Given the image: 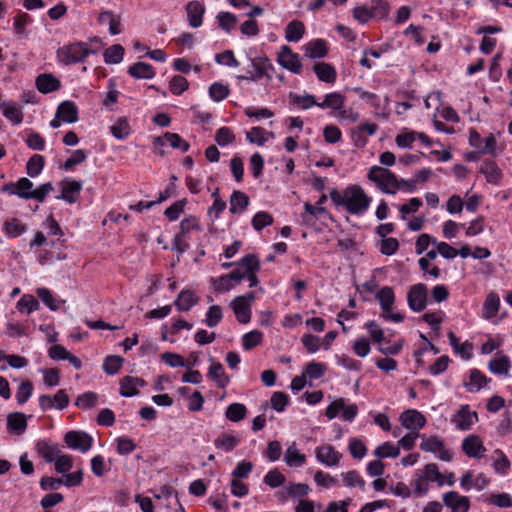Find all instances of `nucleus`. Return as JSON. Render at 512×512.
Here are the masks:
<instances>
[{
	"label": "nucleus",
	"instance_id": "f257e3e1",
	"mask_svg": "<svg viewBox=\"0 0 512 512\" xmlns=\"http://www.w3.org/2000/svg\"><path fill=\"white\" fill-rule=\"evenodd\" d=\"M330 199L336 206H343L347 212L353 215L362 214L371 203V198L357 184L347 186L343 193H340L336 188L332 189Z\"/></svg>",
	"mask_w": 512,
	"mask_h": 512
},
{
	"label": "nucleus",
	"instance_id": "f03ea898",
	"mask_svg": "<svg viewBox=\"0 0 512 512\" xmlns=\"http://www.w3.org/2000/svg\"><path fill=\"white\" fill-rule=\"evenodd\" d=\"M367 177L383 193L395 194L399 190L398 178L389 169L373 166L370 168Z\"/></svg>",
	"mask_w": 512,
	"mask_h": 512
},
{
	"label": "nucleus",
	"instance_id": "7ed1b4c3",
	"mask_svg": "<svg viewBox=\"0 0 512 512\" xmlns=\"http://www.w3.org/2000/svg\"><path fill=\"white\" fill-rule=\"evenodd\" d=\"M96 53L97 49L88 47L87 43L78 42L59 48L57 56L61 63L71 65L82 62L88 55Z\"/></svg>",
	"mask_w": 512,
	"mask_h": 512
},
{
	"label": "nucleus",
	"instance_id": "20e7f679",
	"mask_svg": "<svg viewBox=\"0 0 512 512\" xmlns=\"http://www.w3.org/2000/svg\"><path fill=\"white\" fill-rule=\"evenodd\" d=\"M255 300V293L248 292L246 295L237 296L232 302L231 307L235 313L236 319L241 324H247L251 320V304Z\"/></svg>",
	"mask_w": 512,
	"mask_h": 512
},
{
	"label": "nucleus",
	"instance_id": "39448f33",
	"mask_svg": "<svg viewBox=\"0 0 512 512\" xmlns=\"http://www.w3.org/2000/svg\"><path fill=\"white\" fill-rule=\"evenodd\" d=\"M428 289L423 283L412 285L407 293L409 308L414 312H421L427 306Z\"/></svg>",
	"mask_w": 512,
	"mask_h": 512
},
{
	"label": "nucleus",
	"instance_id": "423d86ee",
	"mask_svg": "<svg viewBox=\"0 0 512 512\" xmlns=\"http://www.w3.org/2000/svg\"><path fill=\"white\" fill-rule=\"evenodd\" d=\"M64 442L69 448L85 453L91 449L93 438L84 431L70 430L65 433Z\"/></svg>",
	"mask_w": 512,
	"mask_h": 512
},
{
	"label": "nucleus",
	"instance_id": "0eeeda50",
	"mask_svg": "<svg viewBox=\"0 0 512 512\" xmlns=\"http://www.w3.org/2000/svg\"><path fill=\"white\" fill-rule=\"evenodd\" d=\"M443 503L451 509V512H468L470 500L466 496H461L456 491H449L443 494Z\"/></svg>",
	"mask_w": 512,
	"mask_h": 512
},
{
	"label": "nucleus",
	"instance_id": "6e6552de",
	"mask_svg": "<svg viewBox=\"0 0 512 512\" xmlns=\"http://www.w3.org/2000/svg\"><path fill=\"white\" fill-rule=\"evenodd\" d=\"M278 62L283 68L295 74H299L302 71V64L299 55L293 53L290 47L286 45L282 46V51L279 54Z\"/></svg>",
	"mask_w": 512,
	"mask_h": 512
},
{
	"label": "nucleus",
	"instance_id": "1a4fd4ad",
	"mask_svg": "<svg viewBox=\"0 0 512 512\" xmlns=\"http://www.w3.org/2000/svg\"><path fill=\"white\" fill-rule=\"evenodd\" d=\"M315 455L316 459L326 466H336L342 458V454L330 444H323L317 447Z\"/></svg>",
	"mask_w": 512,
	"mask_h": 512
},
{
	"label": "nucleus",
	"instance_id": "9d476101",
	"mask_svg": "<svg viewBox=\"0 0 512 512\" xmlns=\"http://www.w3.org/2000/svg\"><path fill=\"white\" fill-rule=\"evenodd\" d=\"M60 185L62 187L61 195L56 196V199L65 200L70 204L75 203L82 190V182L64 179L61 181Z\"/></svg>",
	"mask_w": 512,
	"mask_h": 512
},
{
	"label": "nucleus",
	"instance_id": "9b49d317",
	"mask_svg": "<svg viewBox=\"0 0 512 512\" xmlns=\"http://www.w3.org/2000/svg\"><path fill=\"white\" fill-rule=\"evenodd\" d=\"M474 420H478V414L477 412H471L469 405H462L452 418V422L456 424L459 430H469Z\"/></svg>",
	"mask_w": 512,
	"mask_h": 512
},
{
	"label": "nucleus",
	"instance_id": "f8f14e48",
	"mask_svg": "<svg viewBox=\"0 0 512 512\" xmlns=\"http://www.w3.org/2000/svg\"><path fill=\"white\" fill-rule=\"evenodd\" d=\"M400 420H401L402 425L406 429H410V430L421 429L426 424L425 416L422 413H420L419 411L414 410V409H408V410L404 411L400 416Z\"/></svg>",
	"mask_w": 512,
	"mask_h": 512
},
{
	"label": "nucleus",
	"instance_id": "ddd939ff",
	"mask_svg": "<svg viewBox=\"0 0 512 512\" xmlns=\"http://www.w3.org/2000/svg\"><path fill=\"white\" fill-rule=\"evenodd\" d=\"M479 173L483 174L486 181L492 185H499L503 178L501 169L493 160H484L479 168Z\"/></svg>",
	"mask_w": 512,
	"mask_h": 512
},
{
	"label": "nucleus",
	"instance_id": "4468645a",
	"mask_svg": "<svg viewBox=\"0 0 512 512\" xmlns=\"http://www.w3.org/2000/svg\"><path fill=\"white\" fill-rule=\"evenodd\" d=\"M164 139L169 142L170 146L174 149H180L182 152H187L190 148V144L184 140L179 134L165 132L163 137H155L153 143L155 146H163Z\"/></svg>",
	"mask_w": 512,
	"mask_h": 512
},
{
	"label": "nucleus",
	"instance_id": "2eb2a0df",
	"mask_svg": "<svg viewBox=\"0 0 512 512\" xmlns=\"http://www.w3.org/2000/svg\"><path fill=\"white\" fill-rule=\"evenodd\" d=\"M145 380L139 377L125 376L120 380V395L124 397H133L139 394L137 386L143 387Z\"/></svg>",
	"mask_w": 512,
	"mask_h": 512
},
{
	"label": "nucleus",
	"instance_id": "dca6fc26",
	"mask_svg": "<svg viewBox=\"0 0 512 512\" xmlns=\"http://www.w3.org/2000/svg\"><path fill=\"white\" fill-rule=\"evenodd\" d=\"M36 87L39 92L48 94L57 91L61 87V82L52 74L43 73L37 76L35 81Z\"/></svg>",
	"mask_w": 512,
	"mask_h": 512
},
{
	"label": "nucleus",
	"instance_id": "f3484780",
	"mask_svg": "<svg viewBox=\"0 0 512 512\" xmlns=\"http://www.w3.org/2000/svg\"><path fill=\"white\" fill-rule=\"evenodd\" d=\"M56 117L63 122L75 123L78 121V108L73 101H63L59 104Z\"/></svg>",
	"mask_w": 512,
	"mask_h": 512
},
{
	"label": "nucleus",
	"instance_id": "a211bd4d",
	"mask_svg": "<svg viewBox=\"0 0 512 512\" xmlns=\"http://www.w3.org/2000/svg\"><path fill=\"white\" fill-rule=\"evenodd\" d=\"M205 8L199 1H191L186 5L187 19L192 28H198L203 21Z\"/></svg>",
	"mask_w": 512,
	"mask_h": 512
},
{
	"label": "nucleus",
	"instance_id": "6ab92c4d",
	"mask_svg": "<svg viewBox=\"0 0 512 512\" xmlns=\"http://www.w3.org/2000/svg\"><path fill=\"white\" fill-rule=\"evenodd\" d=\"M199 301V297L190 289H183L174 301L176 309L180 312L189 311Z\"/></svg>",
	"mask_w": 512,
	"mask_h": 512
},
{
	"label": "nucleus",
	"instance_id": "aec40b11",
	"mask_svg": "<svg viewBox=\"0 0 512 512\" xmlns=\"http://www.w3.org/2000/svg\"><path fill=\"white\" fill-rule=\"evenodd\" d=\"M462 450L469 457H480L486 449L479 436L469 435L463 440Z\"/></svg>",
	"mask_w": 512,
	"mask_h": 512
},
{
	"label": "nucleus",
	"instance_id": "412c9836",
	"mask_svg": "<svg viewBox=\"0 0 512 512\" xmlns=\"http://www.w3.org/2000/svg\"><path fill=\"white\" fill-rule=\"evenodd\" d=\"M313 71L317 78L322 82L332 84L336 81L337 72L330 63L316 62L313 66Z\"/></svg>",
	"mask_w": 512,
	"mask_h": 512
},
{
	"label": "nucleus",
	"instance_id": "4be33fe9",
	"mask_svg": "<svg viewBox=\"0 0 512 512\" xmlns=\"http://www.w3.org/2000/svg\"><path fill=\"white\" fill-rule=\"evenodd\" d=\"M2 113L13 125H19L23 122L24 115L20 107L15 102H2L0 103Z\"/></svg>",
	"mask_w": 512,
	"mask_h": 512
},
{
	"label": "nucleus",
	"instance_id": "5701e85b",
	"mask_svg": "<svg viewBox=\"0 0 512 512\" xmlns=\"http://www.w3.org/2000/svg\"><path fill=\"white\" fill-rule=\"evenodd\" d=\"M130 76L136 79H152L155 76L154 68L146 62H136L128 68Z\"/></svg>",
	"mask_w": 512,
	"mask_h": 512
},
{
	"label": "nucleus",
	"instance_id": "b1692460",
	"mask_svg": "<svg viewBox=\"0 0 512 512\" xmlns=\"http://www.w3.org/2000/svg\"><path fill=\"white\" fill-rule=\"evenodd\" d=\"M27 428V418L24 413L13 412L7 416V429L18 435L22 434Z\"/></svg>",
	"mask_w": 512,
	"mask_h": 512
},
{
	"label": "nucleus",
	"instance_id": "393cba45",
	"mask_svg": "<svg viewBox=\"0 0 512 512\" xmlns=\"http://www.w3.org/2000/svg\"><path fill=\"white\" fill-rule=\"evenodd\" d=\"M208 377L215 381L219 388H225L230 381L228 375L224 371L223 365L220 362H214L210 365Z\"/></svg>",
	"mask_w": 512,
	"mask_h": 512
},
{
	"label": "nucleus",
	"instance_id": "a878e982",
	"mask_svg": "<svg viewBox=\"0 0 512 512\" xmlns=\"http://www.w3.org/2000/svg\"><path fill=\"white\" fill-rule=\"evenodd\" d=\"M241 442V439L237 436L227 433H221L215 440L214 445L217 449L225 452L233 451Z\"/></svg>",
	"mask_w": 512,
	"mask_h": 512
},
{
	"label": "nucleus",
	"instance_id": "bb28decb",
	"mask_svg": "<svg viewBox=\"0 0 512 512\" xmlns=\"http://www.w3.org/2000/svg\"><path fill=\"white\" fill-rule=\"evenodd\" d=\"M376 299L379 301L383 313H389L395 302V294L392 287L385 286L381 288L376 294Z\"/></svg>",
	"mask_w": 512,
	"mask_h": 512
},
{
	"label": "nucleus",
	"instance_id": "cd10ccee",
	"mask_svg": "<svg viewBox=\"0 0 512 512\" xmlns=\"http://www.w3.org/2000/svg\"><path fill=\"white\" fill-rule=\"evenodd\" d=\"M328 54L327 43L323 39H315L307 43L306 55L312 59L323 58Z\"/></svg>",
	"mask_w": 512,
	"mask_h": 512
},
{
	"label": "nucleus",
	"instance_id": "c85d7f7f",
	"mask_svg": "<svg viewBox=\"0 0 512 512\" xmlns=\"http://www.w3.org/2000/svg\"><path fill=\"white\" fill-rule=\"evenodd\" d=\"M249 197L240 190H235L230 196V212L236 214L247 209Z\"/></svg>",
	"mask_w": 512,
	"mask_h": 512
},
{
	"label": "nucleus",
	"instance_id": "c756f323",
	"mask_svg": "<svg viewBox=\"0 0 512 512\" xmlns=\"http://www.w3.org/2000/svg\"><path fill=\"white\" fill-rule=\"evenodd\" d=\"M3 231L9 238H16L27 231V226L14 217L3 223Z\"/></svg>",
	"mask_w": 512,
	"mask_h": 512
},
{
	"label": "nucleus",
	"instance_id": "7c9ffc66",
	"mask_svg": "<svg viewBox=\"0 0 512 512\" xmlns=\"http://www.w3.org/2000/svg\"><path fill=\"white\" fill-rule=\"evenodd\" d=\"M345 104V96L339 92H333L325 95L323 102L317 104L318 107L325 109L340 110Z\"/></svg>",
	"mask_w": 512,
	"mask_h": 512
},
{
	"label": "nucleus",
	"instance_id": "2f4dec72",
	"mask_svg": "<svg viewBox=\"0 0 512 512\" xmlns=\"http://www.w3.org/2000/svg\"><path fill=\"white\" fill-rule=\"evenodd\" d=\"M469 384L465 383V386L469 391H479L483 388L488 382H490V378H487L480 370L474 368L470 370L469 375Z\"/></svg>",
	"mask_w": 512,
	"mask_h": 512
},
{
	"label": "nucleus",
	"instance_id": "473e14b6",
	"mask_svg": "<svg viewBox=\"0 0 512 512\" xmlns=\"http://www.w3.org/2000/svg\"><path fill=\"white\" fill-rule=\"evenodd\" d=\"M38 454L45 459L46 462L51 463L55 460L56 455L60 452L56 444H49L45 440H41L36 445Z\"/></svg>",
	"mask_w": 512,
	"mask_h": 512
},
{
	"label": "nucleus",
	"instance_id": "72a5a7b5",
	"mask_svg": "<svg viewBox=\"0 0 512 512\" xmlns=\"http://www.w3.org/2000/svg\"><path fill=\"white\" fill-rule=\"evenodd\" d=\"M112 135L119 139H126L131 133V127L126 117H120L110 128Z\"/></svg>",
	"mask_w": 512,
	"mask_h": 512
},
{
	"label": "nucleus",
	"instance_id": "f704fd0d",
	"mask_svg": "<svg viewBox=\"0 0 512 512\" xmlns=\"http://www.w3.org/2000/svg\"><path fill=\"white\" fill-rule=\"evenodd\" d=\"M488 367L495 374L506 375L511 368V362L508 356L502 355L490 360Z\"/></svg>",
	"mask_w": 512,
	"mask_h": 512
},
{
	"label": "nucleus",
	"instance_id": "c9c22d12",
	"mask_svg": "<svg viewBox=\"0 0 512 512\" xmlns=\"http://www.w3.org/2000/svg\"><path fill=\"white\" fill-rule=\"evenodd\" d=\"M422 480L437 482L438 486H443L444 475L439 471L437 464L428 463L424 466V473L422 474Z\"/></svg>",
	"mask_w": 512,
	"mask_h": 512
},
{
	"label": "nucleus",
	"instance_id": "e433bc0d",
	"mask_svg": "<svg viewBox=\"0 0 512 512\" xmlns=\"http://www.w3.org/2000/svg\"><path fill=\"white\" fill-rule=\"evenodd\" d=\"M124 48L120 44H114L107 48L104 53V61L107 64H118L123 60Z\"/></svg>",
	"mask_w": 512,
	"mask_h": 512
},
{
	"label": "nucleus",
	"instance_id": "4c0bfd02",
	"mask_svg": "<svg viewBox=\"0 0 512 512\" xmlns=\"http://www.w3.org/2000/svg\"><path fill=\"white\" fill-rule=\"evenodd\" d=\"M45 165V158L40 154L32 155L26 164V173L30 177L38 176Z\"/></svg>",
	"mask_w": 512,
	"mask_h": 512
},
{
	"label": "nucleus",
	"instance_id": "58836bf2",
	"mask_svg": "<svg viewBox=\"0 0 512 512\" xmlns=\"http://www.w3.org/2000/svg\"><path fill=\"white\" fill-rule=\"evenodd\" d=\"M284 460L291 467H300L306 462V456L301 454L295 445H292L287 448Z\"/></svg>",
	"mask_w": 512,
	"mask_h": 512
},
{
	"label": "nucleus",
	"instance_id": "ea45409f",
	"mask_svg": "<svg viewBox=\"0 0 512 512\" xmlns=\"http://www.w3.org/2000/svg\"><path fill=\"white\" fill-rule=\"evenodd\" d=\"M247 409L244 404L232 403L230 404L225 412V416L232 422H239L246 417Z\"/></svg>",
	"mask_w": 512,
	"mask_h": 512
},
{
	"label": "nucleus",
	"instance_id": "a19ab883",
	"mask_svg": "<svg viewBox=\"0 0 512 512\" xmlns=\"http://www.w3.org/2000/svg\"><path fill=\"white\" fill-rule=\"evenodd\" d=\"M124 363V359L118 355H109L104 359L103 370L108 375H114L119 372Z\"/></svg>",
	"mask_w": 512,
	"mask_h": 512
},
{
	"label": "nucleus",
	"instance_id": "79ce46f5",
	"mask_svg": "<svg viewBox=\"0 0 512 512\" xmlns=\"http://www.w3.org/2000/svg\"><path fill=\"white\" fill-rule=\"evenodd\" d=\"M500 307L499 296L492 292L490 293L484 302V316L486 318H492L496 316Z\"/></svg>",
	"mask_w": 512,
	"mask_h": 512
},
{
	"label": "nucleus",
	"instance_id": "37998d69",
	"mask_svg": "<svg viewBox=\"0 0 512 512\" xmlns=\"http://www.w3.org/2000/svg\"><path fill=\"white\" fill-rule=\"evenodd\" d=\"M400 454V449L391 442H384L374 450V455L378 458H396Z\"/></svg>",
	"mask_w": 512,
	"mask_h": 512
},
{
	"label": "nucleus",
	"instance_id": "c03bdc74",
	"mask_svg": "<svg viewBox=\"0 0 512 512\" xmlns=\"http://www.w3.org/2000/svg\"><path fill=\"white\" fill-rule=\"evenodd\" d=\"M39 308L38 300L29 294L23 295L20 300L17 302V309L21 312H27V314L32 313L33 311Z\"/></svg>",
	"mask_w": 512,
	"mask_h": 512
},
{
	"label": "nucleus",
	"instance_id": "a18cd8bd",
	"mask_svg": "<svg viewBox=\"0 0 512 512\" xmlns=\"http://www.w3.org/2000/svg\"><path fill=\"white\" fill-rule=\"evenodd\" d=\"M263 341V333L259 330H253L243 335L242 345L245 350H251L260 345Z\"/></svg>",
	"mask_w": 512,
	"mask_h": 512
},
{
	"label": "nucleus",
	"instance_id": "49530a36",
	"mask_svg": "<svg viewBox=\"0 0 512 512\" xmlns=\"http://www.w3.org/2000/svg\"><path fill=\"white\" fill-rule=\"evenodd\" d=\"M273 222V216L266 211L257 212L252 218V226L257 231H261L263 228L272 225Z\"/></svg>",
	"mask_w": 512,
	"mask_h": 512
},
{
	"label": "nucleus",
	"instance_id": "de8ad7c7",
	"mask_svg": "<svg viewBox=\"0 0 512 512\" xmlns=\"http://www.w3.org/2000/svg\"><path fill=\"white\" fill-rule=\"evenodd\" d=\"M98 22L103 29L107 28L109 32H118L119 21L113 13L108 11L102 12L98 17Z\"/></svg>",
	"mask_w": 512,
	"mask_h": 512
},
{
	"label": "nucleus",
	"instance_id": "09e8293b",
	"mask_svg": "<svg viewBox=\"0 0 512 512\" xmlns=\"http://www.w3.org/2000/svg\"><path fill=\"white\" fill-rule=\"evenodd\" d=\"M289 98L293 104L297 105L299 108L304 109V110L309 109L313 105L317 106V104H318L315 96L309 95V94H307L305 96H301V95H298L295 93H290Z\"/></svg>",
	"mask_w": 512,
	"mask_h": 512
},
{
	"label": "nucleus",
	"instance_id": "8fccbe9b",
	"mask_svg": "<svg viewBox=\"0 0 512 512\" xmlns=\"http://www.w3.org/2000/svg\"><path fill=\"white\" fill-rule=\"evenodd\" d=\"M326 370L327 366L324 363L311 361L306 365L304 373L310 379H319L324 376Z\"/></svg>",
	"mask_w": 512,
	"mask_h": 512
},
{
	"label": "nucleus",
	"instance_id": "3c124183",
	"mask_svg": "<svg viewBox=\"0 0 512 512\" xmlns=\"http://www.w3.org/2000/svg\"><path fill=\"white\" fill-rule=\"evenodd\" d=\"M444 441L438 436L433 435L428 438H424L420 444V449L425 452L436 453L443 448Z\"/></svg>",
	"mask_w": 512,
	"mask_h": 512
},
{
	"label": "nucleus",
	"instance_id": "603ef678",
	"mask_svg": "<svg viewBox=\"0 0 512 512\" xmlns=\"http://www.w3.org/2000/svg\"><path fill=\"white\" fill-rule=\"evenodd\" d=\"M237 265L244 268L245 274H248L252 271H260V261L255 254H248L244 256L240 261L237 262Z\"/></svg>",
	"mask_w": 512,
	"mask_h": 512
},
{
	"label": "nucleus",
	"instance_id": "864d4df0",
	"mask_svg": "<svg viewBox=\"0 0 512 512\" xmlns=\"http://www.w3.org/2000/svg\"><path fill=\"white\" fill-rule=\"evenodd\" d=\"M33 392V383L30 380H24L16 392L17 403L22 405L28 401Z\"/></svg>",
	"mask_w": 512,
	"mask_h": 512
},
{
	"label": "nucleus",
	"instance_id": "5fc2aeb1",
	"mask_svg": "<svg viewBox=\"0 0 512 512\" xmlns=\"http://www.w3.org/2000/svg\"><path fill=\"white\" fill-rule=\"evenodd\" d=\"M188 87L187 79L181 75H174L169 82V89L174 95H181Z\"/></svg>",
	"mask_w": 512,
	"mask_h": 512
},
{
	"label": "nucleus",
	"instance_id": "6e6d98bb",
	"mask_svg": "<svg viewBox=\"0 0 512 512\" xmlns=\"http://www.w3.org/2000/svg\"><path fill=\"white\" fill-rule=\"evenodd\" d=\"M485 502L500 508H509L512 506V498L507 493L491 494L485 499Z\"/></svg>",
	"mask_w": 512,
	"mask_h": 512
},
{
	"label": "nucleus",
	"instance_id": "4d7b16f0",
	"mask_svg": "<svg viewBox=\"0 0 512 512\" xmlns=\"http://www.w3.org/2000/svg\"><path fill=\"white\" fill-rule=\"evenodd\" d=\"M86 158V151L84 149H77L72 153L71 157L68 158L63 165H61V168H63L66 171H70L74 168V166L84 162Z\"/></svg>",
	"mask_w": 512,
	"mask_h": 512
},
{
	"label": "nucleus",
	"instance_id": "13d9d810",
	"mask_svg": "<svg viewBox=\"0 0 512 512\" xmlns=\"http://www.w3.org/2000/svg\"><path fill=\"white\" fill-rule=\"evenodd\" d=\"M215 141L220 146H226L235 141V134L229 127L223 126L216 131Z\"/></svg>",
	"mask_w": 512,
	"mask_h": 512
},
{
	"label": "nucleus",
	"instance_id": "bf43d9fd",
	"mask_svg": "<svg viewBox=\"0 0 512 512\" xmlns=\"http://www.w3.org/2000/svg\"><path fill=\"white\" fill-rule=\"evenodd\" d=\"M246 138L250 143L263 146L267 141L266 130L260 126L252 127L251 130L246 133Z\"/></svg>",
	"mask_w": 512,
	"mask_h": 512
},
{
	"label": "nucleus",
	"instance_id": "052dcab7",
	"mask_svg": "<svg viewBox=\"0 0 512 512\" xmlns=\"http://www.w3.org/2000/svg\"><path fill=\"white\" fill-rule=\"evenodd\" d=\"M187 203V199H181L174 202L171 206L167 207L164 211L165 217L169 221H175L179 218L180 214L184 211V207Z\"/></svg>",
	"mask_w": 512,
	"mask_h": 512
},
{
	"label": "nucleus",
	"instance_id": "680f3d73",
	"mask_svg": "<svg viewBox=\"0 0 512 512\" xmlns=\"http://www.w3.org/2000/svg\"><path fill=\"white\" fill-rule=\"evenodd\" d=\"M326 201L327 195L322 194L316 202V205H312L311 203L306 202L304 204V210L310 216L317 218L319 215L326 213V209L322 206Z\"/></svg>",
	"mask_w": 512,
	"mask_h": 512
},
{
	"label": "nucleus",
	"instance_id": "e2e57ef3",
	"mask_svg": "<svg viewBox=\"0 0 512 512\" xmlns=\"http://www.w3.org/2000/svg\"><path fill=\"white\" fill-rule=\"evenodd\" d=\"M222 317L223 314L221 306L212 305L209 307L208 312L206 313V319L204 322L208 327H215L220 323Z\"/></svg>",
	"mask_w": 512,
	"mask_h": 512
},
{
	"label": "nucleus",
	"instance_id": "0e129e2a",
	"mask_svg": "<svg viewBox=\"0 0 512 512\" xmlns=\"http://www.w3.org/2000/svg\"><path fill=\"white\" fill-rule=\"evenodd\" d=\"M98 395L95 392H85L78 396L75 405L80 409L92 408L97 404Z\"/></svg>",
	"mask_w": 512,
	"mask_h": 512
},
{
	"label": "nucleus",
	"instance_id": "69168bd1",
	"mask_svg": "<svg viewBox=\"0 0 512 512\" xmlns=\"http://www.w3.org/2000/svg\"><path fill=\"white\" fill-rule=\"evenodd\" d=\"M33 188V183L26 177L20 178L16 182L15 191H12V194L17 195L20 198L27 199V194H31Z\"/></svg>",
	"mask_w": 512,
	"mask_h": 512
},
{
	"label": "nucleus",
	"instance_id": "338daca9",
	"mask_svg": "<svg viewBox=\"0 0 512 512\" xmlns=\"http://www.w3.org/2000/svg\"><path fill=\"white\" fill-rule=\"evenodd\" d=\"M270 402L274 410L277 412H282L289 404V396L284 392L276 391L272 394Z\"/></svg>",
	"mask_w": 512,
	"mask_h": 512
},
{
	"label": "nucleus",
	"instance_id": "774afa93",
	"mask_svg": "<svg viewBox=\"0 0 512 512\" xmlns=\"http://www.w3.org/2000/svg\"><path fill=\"white\" fill-rule=\"evenodd\" d=\"M229 92L228 86L219 82L213 83L209 88V95L216 102L224 100L229 95Z\"/></svg>",
	"mask_w": 512,
	"mask_h": 512
}]
</instances>
